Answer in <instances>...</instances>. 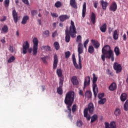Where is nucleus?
I'll use <instances>...</instances> for the list:
<instances>
[{"mask_svg": "<svg viewBox=\"0 0 128 128\" xmlns=\"http://www.w3.org/2000/svg\"><path fill=\"white\" fill-rule=\"evenodd\" d=\"M74 92L72 91H70L66 93L65 98H64V104L67 106L68 110H66L65 112H68V118L72 120V109L70 106H72L74 102Z\"/></svg>", "mask_w": 128, "mask_h": 128, "instance_id": "obj_1", "label": "nucleus"}, {"mask_svg": "<svg viewBox=\"0 0 128 128\" xmlns=\"http://www.w3.org/2000/svg\"><path fill=\"white\" fill-rule=\"evenodd\" d=\"M102 59L103 62L106 60V56L107 58H111L112 62L114 60V52L110 49V46L106 45L102 48Z\"/></svg>", "mask_w": 128, "mask_h": 128, "instance_id": "obj_2", "label": "nucleus"}, {"mask_svg": "<svg viewBox=\"0 0 128 128\" xmlns=\"http://www.w3.org/2000/svg\"><path fill=\"white\" fill-rule=\"evenodd\" d=\"M88 112L90 114H92L94 112V106L92 102L88 104V107L85 108L84 111V118H86L87 120H90V115L88 114Z\"/></svg>", "mask_w": 128, "mask_h": 128, "instance_id": "obj_3", "label": "nucleus"}, {"mask_svg": "<svg viewBox=\"0 0 128 128\" xmlns=\"http://www.w3.org/2000/svg\"><path fill=\"white\" fill-rule=\"evenodd\" d=\"M93 80H92V90L94 94V98H96L98 94V85L96 84V82H98V77L96 76V74H93Z\"/></svg>", "mask_w": 128, "mask_h": 128, "instance_id": "obj_4", "label": "nucleus"}, {"mask_svg": "<svg viewBox=\"0 0 128 128\" xmlns=\"http://www.w3.org/2000/svg\"><path fill=\"white\" fill-rule=\"evenodd\" d=\"M82 44L81 42H79L78 46V64L80 66V70H81L82 66V56L80 54H84V48L82 47Z\"/></svg>", "mask_w": 128, "mask_h": 128, "instance_id": "obj_5", "label": "nucleus"}, {"mask_svg": "<svg viewBox=\"0 0 128 128\" xmlns=\"http://www.w3.org/2000/svg\"><path fill=\"white\" fill-rule=\"evenodd\" d=\"M68 34H70L71 38H76V28L74 26V22L71 20L70 26L68 30Z\"/></svg>", "mask_w": 128, "mask_h": 128, "instance_id": "obj_6", "label": "nucleus"}, {"mask_svg": "<svg viewBox=\"0 0 128 128\" xmlns=\"http://www.w3.org/2000/svg\"><path fill=\"white\" fill-rule=\"evenodd\" d=\"M22 48V52L24 54H27L28 50L29 54H32V48H30V44H28V41H26L24 43Z\"/></svg>", "mask_w": 128, "mask_h": 128, "instance_id": "obj_7", "label": "nucleus"}, {"mask_svg": "<svg viewBox=\"0 0 128 128\" xmlns=\"http://www.w3.org/2000/svg\"><path fill=\"white\" fill-rule=\"evenodd\" d=\"M33 42V56H36L38 46V38H34L32 40Z\"/></svg>", "mask_w": 128, "mask_h": 128, "instance_id": "obj_8", "label": "nucleus"}, {"mask_svg": "<svg viewBox=\"0 0 128 128\" xmlns=\"http://www.w3.org/2000/svg\"><path fill=\"white\" fill-rule=\"evenodd\" d=\"M64 78H60L59 87L57 88V92L58 94H62V86H64Z\"/></svg>", "mask_w": 128, "mask_h": 128, "instance_id": "obj_9", "label": "nucleus"}, {"mask_svg": "<svg viewBox=\"0 0 128 128\" xmlns=\"http://www.w3.org/2000/svg\"><path fill=\"white\" fill-rule=\"evenodd\" d=\"M114 70H116V74H120V72H122V65L120 64H118V62H114L113 66Z\"/></svg>", "mask_w": 128, "mask_h": 128, "instance_id": "obj_10", "label": "nucleus"}, {"mask_svg": "<svg viewBox=\"0 0 128 128\" xmlns=\"http://www.w3.org/2000/svg\"><path fill=\"white\" fill-rule=\"evenodd\" d=\"M58 62V55L54 54V57L53 70H56Z\"/></svg>", "mask_w": 128, "mask_h": 128, "instance_id": "obj_11", "label": "nucleus"}, {"mask_svg": "<svg viewBox=\"0 0 128 128\" xmlns=\"http://www.w3.org/2000/svg\"><path fill=\"white\" fill-rule=\"evenodd\" d=\"M12 16H13L14 22H15V24H17L18 20V12H16V9L12 10Z\"/></svg>", "mask_w": 128, "mask_h": 128, "instance_id": "obj_12", "label": "nucleus"}, {"mask_svg": "<svg viewBox=\"0 0 128 128\" xmlns=\"http://www.w3.org/2000/svg\"><path fill=\"white\" fill-rule=\"evenodd\" d=\"M70 16L66 14H62L59 16V19L61 22H66L67 20H70Z\"/></svg>", "mask_w": 128, "mask_h": 128, "instance_id": "obj_13", "label": "nucleus"}, {"mask_svg": "<svg viewBox=\"0 0 128 128\" xmlns=\"http://www.w3.org/2000/svg\"><path fill=\"white\" fill-rule=\"evenodd\" d=\"M65 41L66 42H68L70 40V34L68 33V28H67L65 30Z\"/></svg>", "mask_w": 128, "mask_h": 128, "instance_id": "obj_14", "label": "nucleus"}, {"mask_svg": "<svg viewBox=\"0 0 128 128\" xmlns=\"http://www.w3.org/2000/svg\"><path fill=\"white\" fill-rule=\"evenodd\" d=\"M90 78L89 76H88L84 80V86L83 88V89L84 90L88 86H90Z\"/></svg>", "mask_w": 128, "mask_h": 128, "instance_id": "obj_15", "label": "nucleus"}, {"mask_svg": "<svg viewBox=\"0 0 128 128\" xmlns=\"http://www.w3.org/2000/svg\"><path fill=\"white\" fill-rule=\"evenodd\" d=\"M118 9V5H116V2H113L112 4L110 6V10L112 12H116Z\"/></svg>", "mask_w": 128, "mask_h": 128, "instance_id": "obj_16", "label": "nucleus"}, {"mask_svg": "<svg viewBox=\"0 0 128 128\" xmlns=\"http://www.w3.org/2000/svg\"><path fill=\"white\" fill-rule=\"evenodd\" d=\"M91 42L95 48H100V42H98V40H92Z\"/></svg>", "mask_w": 128, "mask_h": 128, "instance_id": "obj_17", "label": "nucleus"}, {"mask_svg": "<svg viewBox=\"0 0 128 128\" xmlns=\"http://www.w3.org/2000/svg\"><path fill=\"white\" fill-rule=\"evenodd\" d=\"M86 3L84 2L83 4L82 10V16L84 18L86 16Z\"/></svg>", "mask_w": 128, "mask_h": 128, "instance_id": "obj_18", "label": "nucleus"}, {"mask_svg": "<svg viewBox=\"0 0 128 128\" xmlns=\"http://www.w3.org/2000/svg\"><path fill=\"white\" fill-rule=\"evenodd\" d=\"M101 5L104 10H106V7L108 6V2L102 0L101 1Z\"/></svg>", "mask_w": 128, "mask_h": 128, "instance_id": "obj_19", "label": "nucleus"}, {"mask_svg": "<svg viewBox=\"0 0 128 128\" xmlns=\"http://www.w3.org/2000/svg\"><path fill=\"white\" fill-rule=\"evenodd\" d=\"M109 90L111 91L116 90V82H112L109 86Z\"/></svg>", "mask_w": 128, "mask_h": 128, "instance_id": "obj_20", "label": "nucleus"}, {"mask_svg": "<svg viewBox=\"0 0 128 128\" xmlns=\"http://www.w3.org/2000/svg\"><path fill=\"white\" fill-rule=\"evenodd\" d=\"M70 6L74 8H78V4L76 0H70Z\"/></svg>", "mask_w": 128, "mask_h": 128, "instance_id": "obj_21", "label": "nucleus"}, {"mask_svg": "<svg viewBox=\"0 0 128 128\" xmlns=\"http://www.w3.org/2000/svg\"><path fill=\"white\" fill-rule=\"evenodd\" d=\"M96 14L94 12H92L91 14L90 20L92 24H96Z\"/></svg>", "mask_w": 128, "mask_h": 128, "instance_id": "obj_22", "label": "nucleus"}, {"mask_svg": "<svg viewBox=\"0 0 128 128\" xmlns=\"http://www.w3.org/2000/svg\"><path fill=\"white\" fill-rule=\"evenodd\" d=\"M71 82H72L73 84H74V86L78 84V80L76 76H74L72 77L71 79Z\"/></svg>", "mask_w": 128, "mask_h": 128, "instance_id": "obj_23", "label": "nucleus"}, {"mask_svg": "<svg viewBox=\"0 0 128 128\" xmlns=\"http://www.w3.org/2000/svg\"><path fill=\"white\" fill-rule=\"evenodd\" d=\"M28 20H30V17L28 16H24L22 19L21 24H26Z\"/></svg>", "mask_w": 128, "mask_h": 128, "instance_id": "obj_24", "label": "nucleus"}, {"mask_svg": "<svg viewBox=\"0 0 128 128\" xmlns=\"http://www.w3.org/2000/svg\"><path fill=\"white\" fill-rule=\"evenodd\" d=\"M122 102H126V98H128V94L126 93H123L121 94L120 97Z\"/></svg>", "mask_w": 128, "mask_h": 128, "instance_id": "obj_25", "label": "nucleus"}, {"mask_svg": "<svg viewBox=\"0 0 128 128\" xmlns=\"http://www.w3.org/2000/svg\"><path fill=\"white\" fill-rule=\"evenodd\" d=\"M56 74L60 78H64V76H62V70L61 68L56 70Z\"/></svg>", "mask_w": 128, "mask_h": 128, "instance_id": "obj_26", "label": "nucleus"}, {"mask_svg": "<svg viewBox=\"0 0 128 128\" xmlns=\"http://www.w3.org/2000/svg\"><path fill=\"white\" fill-rule=\"evenodd\" d=\"M100 30L102 32H106V24H104L100 27Z\"/></svg>", "mask_w": 128, "mask_h": 128, "instance_id": "obj_27", "label": "nucleus"}, {"mask_svg": "<svg viewBox=\"0 0 128 128\" xmlns=\"http://www.w3.org/2000/svg\"><path fill=\"white\" fill-rule=\"evenodd\" d=\"M112 36H113V38L115 40H118V30H115L114 31V32Z\"/></svg>", "mask_w": 128, "mask_h": 128, "instance_id": "obj_28", "label": "nucleus"}, {"mask_svg": "<svg viewBox=\"0 0 128 128\" xmlns=\"http://www.w3.org/2000/svg\"><path fill=\"white\" fill-rule=\"evenodd\" d=\"M91 121L90 122L92 124V122H94L96 120H98V114H94L92 117H90Z\"/></svg>", "mask_w": 128, "mask_h": 128, "instance_id": "obj_29", "label": "nucleus"}, {"mask_svg": "<svg viewBox=\"0 0 128 128\" xmlns=\"http://www.w3.org/2000/svg\"><path fill=\"white\" fill-rule=\"evenodd\" d=\"M2 32H4V34L8 33V26H6V25H4L2 28Z\"/></svg>", "mask_w": 128, "mask_h": 128, "instance_id": "obj_30", "label": "nucleus"}, {"mask_svg": "<svg viewBox=\"0 0 128 128\" xmlns=\"http://www.w3.org/2000/svg\"><path fill=\"white\" fill-rule=\"evenodd\" d=\"M114 52H115V54H116L117 56H120V48H118V47L116 46L114 49Z\"/></svg>", "mask_w": 128, "mask_h": 128, "instance_id": "obj_31", "label": "nucleus"}, {"mask_svg": "<svg viewBox=\"0 0 128 128\" xmlns=\"http://www.w3.org/2000/svg\"><path fill=\"white\" fill-rule=\"evenodd\" d=\"M120 109L119 108H116L114 112V114L116 116H120Z\"/></svg>", "mask_w": 128, "mask_h": 128, "instance_id": "obj_32", "label": "nucleus"}, {"mask_svg": "<svg viewBox=\"0 0 128 128\" xmlns=\"http://www.w3.org/2000/svg\"><path fill=\"white\" fill-rule=\"evenodd\" d=\"M54 46L56 50H58L60 48V44L58 43V42H54Z\"/></svg>", "mask_w": 128, "mask_h": 128, "instance_id": "obj_33", "label": "nucleus"}, {"mask_svg": "<svg viewBox=\"0 0 128 128\" xmlns=\"http://www.w3.org/2000/svg\"><path fill=\"white\" fill-rule=\"evenodd\" d=\"M88 52L90 54H92L94 52V48L92 46H90L88 49Z\"/></svg>", "mask_w": 128, "mask_h": 128, "instance_id": "obj_34", "label": "nucleus"}, {"mask_svg": "<svg viewBox=\"0 0 128 128\" xmlns=\"http://www.w3.org/2000/svg\"><path fill=\"white\" fill-rule=\"evenodd\" d=\"M14 60H16V57H14V56H12L8 60V64H10Z\"/></svg>", "mask_w": 128, "mask_h": 128, "instance_id": "obj_35", "label": "nucleus"}, {"mask_svg": "<svg viewBox=\"0 0 128 128\" xmlns=\"http://www.w3.org/2000/svg\"><path fill=\"white\" fill-rule=\"evenodd\" d=\"M62 6V2L60 1H58L56 2L55 3L54 6L56 8H60Z\"/></svg>", "mask_w": 128, "mask_h": 128, "instance_id": "obj_36", "label": "nucleus"}, {"mask_svg": "<svg viewBox=\"0 0 128 128\" xmlns=\"http://www.w3.org/2000/svg\"><path fill=\"white\" fill-rule=\"evenodd\" d=\"M4 4L5 8H8L10 6V0H5L4 2Z\"/></svg>", "mask_w": 128, "mask_h": 128, "instance_id": "obj_37", "label": "nucleus"}, {"mask_svg": "<svg viewBox=\"0 0 128 128\" xmlns=\"http://www.w3.org/2000/svg\"><path fill=\"white\" fill-rule=\"evenodd\" d=\"M76 126H78V128H82V122L80 120H77Z\"/></svg>", "mask_w": 128, "mask_h": 128, "instance_id": "obj_38", "label": "nucleus"}, {"mask_svg": "<svg viewBox=\"0 0 128 128\" xmlns=\"http://www.w3.org/2000/svg\"><path fill=\"white\" fill-rule=\"evenodd\" d=\"M106 99L105 98H101L98 102V103L100 104H104V102H106Z\"/></svg>", "mask_w": 128, "mask_h": 128, "instance_id": "obj_39", "label": "nucleus"}, {"mask_svg": "<svg viewBox=\"0 0 128 128\" xmlns=\"http://www.w3.org/2000/svg\"><path fill=\"white\" fill-rule=\"evenodd\" d=\"M70 56V52L67 51L65 52V58H68Z\"/></svg>", "mask_w": 128, "mask_h": 128, "instance_id": "obj_40", "label": "nucleus"}, {"mask_svg": "<svg viewBox=\"0 0 128 128\" xmlns=\"http://www.w3.org/2000/svg\"><path fill=\"white\" fill-rule=\"evenodd\" d=\"M87 94H88V98H92V92L90 90L86 91V95H87Z\"/></svg>", "mask_w": 128, "mask_h": 128, "instance_id": "obj_41", "label": "nucleus"}, {"mask_svg": "<svg viewBox=\"0 0 128 128\" xmlns=\"http://www.w3.org/2000/svg\"><path fill=\"white\" fill-rule=\"evenodd\" d=\"M76 42H82V36L80 35H78L76 38Z\"/></svg>", "mask_w": 128, "mask_h": 128, "instance_id": "obj_42", "label": "nucleus"}, {"mask_svg": "<svg viewBox=\"0 0 128 128\" xmlns=\"http://www.w3.org/2000/svg\"><path fill=\"white\" fill-rule=\"evenodd\" d=\"M110 128H116V122H111L110 124Z\"/></svg>", "mask_w": 128, "mask_h": 128, "instance_id": "obj_43", "label": "nucleus"}, {"mask_svg": "<svg viewBox=\"0 0 128 128\" xmlns=\"http://www.w3.org/2000/svg\"><path fill=\"white\" fill-rule=\"evenodd\" d=\"M104 93H101L98 94V98H99V100H101L102 98H104Z\"/></svg>", "mask_w": 128, "mask_h": 128, "instance_id": "obj_44", "label": "nucleus"}, {"mask_svg": "<svg viewBox=\"0 0 128 128\" xmlns=\"http://www.w3.org/2000/svg\"><path fill=\"white\" fill-rule=\"evenodd\" d=\"M42 48L44 50H46V52H48L50 48V46H43Z\"/></svg>", "mask_w": 128, "mask_h": 128, "instance_id": "obj_45", "label": "nucleus"}, {"mask_svg": "<svg viewBox=\"0 0 128 128\" xmlns=\"http://www.w3.org/2000/svg\"><path fill=\"white\" fill-rule=\"evenodd\" d=\"M76 105L74 104L72 108V112H76Z\"/></svg>", "mask_w": 128, "mask_h": 128, "instance_id": "obj_46", "label": "nucleus"}, {"mask_svg": "<svg viewBox=\"0 0 128 128\" xmlns=\"http://www.w3.org/2000/svg\"><path fill=\"white\" fill-rule=\"evenodd\" d=\"M44 34L46 36V38L50 36V31L48 30H46L45 32H44Z\"/></svg>", "mask_w": 128, "mask_h": 128, "instance_id": "obj_47", "label": "nucleus"}, {"mask_svg": "<svg viewBox=\"0 0 128 128\" xmlns=\"http://www.w3.org/2000/svg\"><path fill=\"white\" fill-rule=\"evenodd\" d=\"M128 104V100L124 104V110L128 111V107L126 106V104Z\"/></svg>", "mask_w": 128, "mask_h": 128, "instance_id": "obj_48", "label": "nucleus"}, {"mask_svg": "<svg viewBox=\"0 0 128 128\" xmlns=\"http://www.w3.org/2000/svg\"><path fill=\"white\" fill-rule=\"evenodd\" d=\"M58 36V31L56 30L52 34V37L56 38Z\"/></svg>", "mask_w": 128, "mask_h": 128, "instance_id": "obj_49", "label": "nucleus"}, {"mask_svg": "<svg viewBox=\"0 0 128 128\" xmlns=\"http://www.w3.org/2000/svg\"><path fill=\"white\" fill-rule=\"evenodd\" d=\"M22 2H24V4H27L28 6V4H30L28 0H22Z\"/></svg>", "mask_w": 128, "mask_h": 128, "instance_id": "obj_50", "label": "nucleus"}, {"mask_svg": "<svg viewBox=\"0 0 128 128\" xmlns=\"http://www.w3.org/2000/svg\"><path fill=\"white\" fill-rule=\"evenodd\" d=\"M104 124H105L106 128H110V124L108 122H105Z\"/></svg>", "mask_w": 128, "mask_h": 128, "instance_id": "obj_51", "label": "nucleus"}, {"mask_svg": "<svg viewBox=\"0 0 128 128\" xmlns=\"http://www.w3.org/2000/svg\"><path fill=\"white\" fill-rule=\"evenodd\" d=\"M51 16H53V18H54V17L58 18V15L56 13H51Z\"/></svg>", "mask_w": 128, "mask_h": 128, "instance_id": "obj_52", "label": "nucleus"}, {"mask_svg": "<svg viewBox=\"0 0 128 128\" xmlns=\"http://www.w3.org/2000/svg\"><path fill=\"white\" fill-rule=\"evenodd\" d=\"M74 68H75L76 70H78V68H80V66L79 68H78V64H76V63H74Z\"/></svg>", "mask_w": 128, "mask_h": 128, "instance_id": "obj_53", "label": "nucleus"}, {"mask_svg": "<svg viewBox=\"0 0 128 128\" xmlns=\"http://www.w3.org/2000/svg\"><path fill=\"white\" fill-rule=\"evenodd\" d=\"M41 60H42L44 64H46V58H42Z\"/></svg>", "mask_w": 128, "mask_h": 128, "instance_id": "obj_54", "label": "nucleus"}, {"mask_svg": "<svg viewBox=\"0 0 128 128\" xmlns=\"http://www.w3.org/2000/svg\"><path fill=\"white\" fill-rule=\"evenodd\" d=\"M31 14L32 16H34L36 14V10H33L31 11Z\"/></svg>", "mask_w": 128, "mask_h": 128, "instance_id": "obj_55", "label": "nucleus"}, {"mask_svg": "<svg viewBox=\"0 0 128 128\" xmlns=\"http://www.w3.org/2000/svg\"><path fill=\"white\" fill-rule=\"evenodd\" d=\"M88 42H90V39L88 38L84 42V44L87 45L88 44Z\"/></svg>", "mask_w": 128, "mask_h": 128, "instance_id": "obj_56", "label": "nucleus"}, {"mask_svg": "<svg viewBox=\"0 0 128 128\" xmlns=\"http://www.w3.org/2000/svg\"><path fill=\"white\" fill-rule=\"evenodd\" d=\"M98 4V2H94V8H97Z\"/></svg>", "mask_w": 128, "mask_h": 128, "instance_id": "obj_57", "label": "nucleus"}, {"mask_svg": "<svg viewBox=\"0 0 128 128\" xmlns=\"http://www.w3.org/2000/svg\"><path fill=\"white\" fill-rule=\"evenodd\" d=\"M123 40L126 41V34H124L123 36Z\"/></svg>", "mask_w": 128, "mask_h": 128, "instance_id": "obj_58", "label": "nucleus"}, {"mask_svg": "<svg viewBox=\"0 0 128 128\" xmlns=\"http://www.w3.org/2000/svg\"><path fill=\"white\" fill-rule=\"evenodd\" d=\"M79 94H80V96H84V94L82 93V90H80Z\"/></svg>", "mask_w": 128, "mask_h": 128, "instance_id": "obj_59", "label": "nucleus"}, {"mask_svg": "<svg viewBox=\"0 0 128 128\" xmlns=\"http://www.w3.org/2000/svg\"><path fill=\"white\" fill-rule=\"evenodd\" d=\"M16 36H20V32L18 30L16 32Z\"/></svg>", "mask_w": 128, "mask_h": 128, "instance_id": "obj_60", "label": "nucleus"}, {"mask_svg": "<svg viewBox=\"0 0 128 128\" xmlns=\"http://www.w3.org/2000/svg\"><path fill=\"white\" fill-rule=\"evenodd\" d=\"M108 74H109V76H110V74H112V72H110V69H108L107 70Z\"/></svg>", "mask_w": 128, "mask_h": 128, "instance_id": "obj_61", "label": "nucleus"}, {"mask_svg": "<svg viewBox=\"0 0 128 128\" xmlns=\"http://www.w3.org/2000/svg\"><path fill=\"white\" fill-rule=\"evenodd\" d=\"M10 52H14V49H13L12 47L10 46Z\"/></svg>", "mask_w": 128, "mask_h": 128, "instance_id": "obj_62", "label": "nucleus"}, {"mask_svg": "<svg viewBox=\"0 0 128 128\" xmlns=\"http://www.w3.org/2000/svg\"><path fill=\"white\" fill-rule=\"evenodd\" d=\"M72 61H73V64L76 63V58H74V59H72Z\"/></svg>", "mask_w": 128, "mask_h": 128, "instance_id": "obj_63", "label": "nucleus"}, {"mask_svg": "<svg viewBox=\"0 0 128 128\" xmlns=\"http://www.w3.org/2000/svg\"><path fill=\"white\" fill-rule=\"evenodd\" d=\"M53 26L54 28H56V22H54Z\"/></svg>", "mask_w": 128, "mask_h": 128, "instance_id": "obj_64", "label": "nucleus"}]
</instances>
